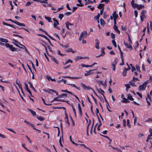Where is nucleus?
<instances>
[{
  "label": "nucleus",
  "mask_w": 152,
  "mask_h": 152,
  "mask_svg": "<svg viewBox=\"0 0 152 152\" xmlns=\"http://www.w3.org/2000/svg\"><path fill=\"white\" fill-rule=\"evenodd\" d=\"M134 2V0H132L131 1L132 6L134 9L137 8L138 10H139L142 8H144L145 6L144 5L141 4L139 5L137 4H135Z\"/></svg>",
  "instance_id": "1"
},
{
  "label": "nucleus",
  "mask_w": 152,
  "mask_h": 152,
  "mask_svg": "<svg viewBox=\"0 0 152 152\" xmlns=\"http://www.w3.org/2000/svg\"><path fill=\"white\" fill-rule=\"evenodd\" d=\"M148 83V81L145 82L144 83L141 85L139 86V90L140 91L143 90H145L146 86Z\"/></svg>",
  "instance_id": "2"
},
{
  "label": "nucleus",
  "mask_w": 152,
  "mask_h": 152,
  "mask_svg": "<svg viewBox=\"0 0 152 152\" xmlns=\"http://www.w3.org/2000/svg\"><path fill=\"white\" fill-rule=\"evenodd\" d=\"M5 45L7 48H9L10 50L12 51H17V48L13 47V46L10 45L9 43H6Z\"/></svg>",
  "instance_id": "3"
},
{
  "label": "nucleus",
  "mask_w": 152,
  "mask_h": 152,
  "mask_svg": "<svg viewBox=\"0 0 152 152\" xmlns=\"http://www.w3.org/2000/svg\"><path fill=\"white\" fill-rule=\"evenodd\" d=\"M8 20L12 22L13 23H15L17 25L23 26H25V24L24 23H20V22L17 21H13L11 19H9Z\"/></svg>",
  "instance_id": "4"
},
{
  "label": "nucleus",
  "mask_w": 152,
  "mask_h": 152,
  "mask_svg": "<svg viewBox=\"0 0 152 152\" xmlns=\"http://www.w3.org/2000/svg\"><path fill=\"white\" fill-rule=\"evenodd\" d=\"M37 35L39 36L42 37H43V38H45V39H46L48 41V42L49 43L50 45L51 46H53V45L52 44L50 40L46 36H45V35H44L43 34H38Z\"/></svg>",
  "instance_id": "5"
},
{
  "label": "nucleus",
  "mask_w": 152,
  "mask_h": 152,
  "mask_svg": "<svg viewBox=\"0 0 152 152\" xmlns=\"http://www.w3.org/2000/svg\"><path fill=\"white\" fill-rule=\"evenodd\" d=\"M95 87L97 90V91L100 94H102L104 97V91L102 90L101 89V88H100L99 89L96 86H95Z\"/></svg>",
  "instance_id": "6"
},
{
  "label": "nucleus",
  "mask_w": 152,
  "mask_h": 152,
  "mask_svg": "<svg viewBox=\"0 0 152 152\" xmlns=\"http://www.w3.org/2000/svg\"><path fill=\"white\" fill-rule=\"evenodd\" d=\"M59 25V23L58 21L56 20V21H55L54 23L53 26L55 28H57L58 29H60V28L58 26H57V25Z\"/></svg>",
  "instance_id": "7"
},
{
  "label": "nucleus",
  "mask_w": 152,
  "mask_h": 152,
  "mask_svg": "<svg viewBox=\"0 0 152 152\" xmlns=\"http://www.w3.org/2000/svg\"><path fill=\"white\" fill-rule=\"evenodd\" d=\"M97 64V63H93L92 65H90V66H88V65H85V64H81V66H82L83 67H93V66H94L95 64Z\"/></svg>",
  "instance_id": "8"
},
{
  "label": "nucleus",
  "mask_w": 152,
  "mask_h": 152,
  "mask_svg": "<svg viewBox=\"0 0 152 152\" xmlns=\"http://www.w3.org/2000/svg\"><path fill=\"white\" fill-rule=\"evenodd\" d=\"M95 47L96 49H98L99 48V41L97 39H96L95 40Z\"/></svg>",
  "instance_id": "9"
},
{
  "label": "nucleus",
  "mask_w": 152,
  "mask_h": 152,
  "mask_svg": "<svg viewBox=\"0 0 152 152\" xmlns=\"http://www.w3.org/2000/svg\"><path fill=\"white\" fill-rule=\"evenodd\" d=\"M124 44L126 46V47L130 49L131 50L132 49V46L130 45V43L128 44L127 43L124 42Z\"/></svg>",
  "instance_id": "10"
},
{
  "label": "nucleus",
  "mask_w": 152,
  "mask_h": 152,
  "mask_svg": "<svg viewBox=\"0 0 152 152\" xmlns=\"http://www.w3.org/2000/svg\"><path fill=\"white\" fill-rule=\"evenodd\" d=\"M52 60L54 61L56 64H58V61L56 58L52 56H50Z\"/></svg>",
  "instance_id": "11"
},
{
  "label": "nucleus",
  "mask_w": 152,
  "mask_h": 152,
  "mask_svg": "<svg viewBox=\"0 0 152 152\" xmlns=\"http://www.w3.org/2000/svg\"><path fill=\"white\" fill-rule=\"evenodd\" d=\"M25 85L26 87V90H27V91L29 92V94H30L31 96H32V94L31 93V92L30 91L29 89L28 85L26 83H25Z\"/></svg>",
  "instance_id": "12"
},
{
  "label": "nucleus",
  "mask_w": 152,
  "mask_h": 152,
  "mask_svg": "<svg viewBox=\"0 0 152 152\" xmlns=\"http://www.w3.org/2000/svg\"><path fill=\"white\" fill-rule=\"evenodd\" d=\"M104 4H99L97 6V8L99 9H103L104 8Z\"/></svg>",
  "instance_id": "13"
},
{
  "label": "nucleus",
  "mask_w": 152,
  "mask_h": 152,
  "mask_svg": "<svg viewBox=\"0 0 152 152\" xmlns=\"http://www.w3.org/2000/svg\"><path fill=\"white\" fill-rule=\"evenodd\" d=\"M113 16L114 17V19H116L118 17V15L116 13L115 11H114L113 12Z\"/></svg>",
  "instance_id": "14"
},
{
  "label": "nucleus",
  "mask_w": 152,
  "mask_h": 152,
  "mask_svg": "<svg viewBox=\"0 0 152 152\" xmlns=\"http://www.w3.org/2000/svg\"><path fill=\"white\" fill-rule=\"evenodd\" d=\"M87 32L86 31H83L81 34V35L84 38H86L87 36Z\"/></svg>",
  "instance_id": "15"
},
{
  "label": "nucleus",
  "mask_w": 152,
  "mask_h": 152,
  "mask_svg": "<svg viewBox=\"0 0 152 152\" xmlns=\"http://www.w3.org/2000/svg\"><path fill=\"white\" fill-rule=\"evenodd\" d=\"M96 69H94L93 70H90L88 71H86L87 73L85 74V76H86L87 75H90L91 74H92L91 73V72L92 71H94L95 70H96Z\"/></svg>",
  "instance_id": "16"
},
{
  "label": "nucleus",
  "mask_w": 152,
  "mask_h": 152,
  "mask_svg": "<svg viewBox=\"0 0 152 152\" xmlns=\"http://www.w3.org/2000/svg\"><path fill=\"white\" fill-rule=\"evenodd\" d=\"M113 28L118 34H120V31L118 30V27L116 26H114Z\"/></svg>",
  "instance_id": "17"
},
{
  "label": "nucleus",
  "mask_w": 152,
  "mask_h": 152,
  "mask_svg": "<svg viewBox=\"0 0 152 152\" xmlns=\"http://www.w3.org/2000/svg\"><path fill=\"white\" fill-rule=\"evenodd\" d=\"M65 51L67 52H72V53H75L76 52V51L75 50H73L71 48H69Z\"/></svg>",
  "instance_id": "18"
},
{
  "label": "nucleus",
  "mask_w": 152,
  "mask_h": 152,
  "mask_svg": "<svg viewBox=\"0 0 152 152\" xmlns=\"http://www.w3.org/2000/svg\"><path fill=\"white\" fill-rule=\"evenodd\" d=\"M123 100L122 101V102L124 103H128L130 102V101H129L127 99L125 98L124 97L123 98Z\"/></svg>",
  "instance_id": "19"
},
{
  "label": "nucleus",
  "mask_w": 152,
  "mask_h": 152,
  "mask_svg": "<svg viewBox=\"0 0 152 152\" xmlns=\"http://www.w3.org/2000/svg\"><path fill=\"white\" fill-rule=\"evenodd\" d=\"M127 96L128 97L127 98L128 99L131 101H133L134 100V99L132 98V96L130 94H129L127 95Z\"/></svg>",
  "instance_id": "20"
},
{
  "label": "nucleus",
  "mask_w": 152,
  "mask_h": 152,
  "mask_svg": "<svg viewBox=\"0 0 152 152\" xmlns=\"http://www.w3.org/2000/svg\"><path fill=\"white\" fill-rule=\"evenodd\" d=\"M28 110L31 113V114L33 116H35L36 115V113L35 111H33L30 109H28Z\"/></svg>",
  "instance_id": "21"
},
{
  "label": "nucleus",
  "mask_w": 152,
  "mask_h": 152,
  "mask_svg": "<svg viewBox=\"0 0 152 152\" xmlns=\"http://www.w3.org/2000/svg\"><path fill=\"white\" fill-rule=\"evenodd\" d=\"M78 109L79 110V111L80 113V115H81L82 114V111L81 106H80V104L79 103L78 104Z\"/></svg>",
  "instance_id": "22"
},
{
  "label": "nucleus",
  "mask_w": 152,
  "mask_h": 152,
  "mask_svg": "<svg viewBox=\"0 0 152 152\" xmlns=\"http://www.w3.org/2000/svg\"><path fill=\"white\" fill-rule=\"evenodd\" d=\"M45 18L49 22H52V21L51 20V18L49 17L45 16Z\"/></svg>",
  "instance_id": "23"
},
{
  "label": "nucleus",
  "mask_w": 152,
  "mask_h": 152,
  "mask_svg": "<svg viewBox=\"0 0 152 152\" xmlns=\"http://www.w3.org/2000/svg\"><path fill=\"white\" fill-rule=\"evenodd\" d=\"M28 83L30 87L31 88H32L34 91H36V90L35 89V88H34V87L33 86L32 84L30 82H28Z\"/></svg>",
  "instance_id": "24"
},
{
  "label": "nucleus",
  "mask_w": 152,
  "mask_h": 152,
  "mask_svg": "<svg viewBox=\"0 0 152 152\" xmlns=\"http://www.w3.org/2000/svg\"><path fill=\"white\" fill-rule=\"evenodd\" d=\"M67 96V94H61V95H60L58 96V97H59V98H63L64 96H65L66 97Z\"/></svg>",
  "instance_id": "25"
},
{
  "label": "nucleus",
  "mask_w": 152,
  "mask_h": 152,
  "mask_svg": "<svg viewBox=\"0 0 152 152\" xmlns=\"http://www.w3.org/2000/svg\"><path fill=\"white\" fill-rule=\"evenodd\" d=\"M0 40L2 42H4L5 43H7L8 42L7 39L2 38H0Z\"/></svg>",
  "instance_id": "26"
},
{
  "label": "nucleus",
  "mask_w": 152,
  "mask_h": 152,
  "mask_svg": "<svg viewBox=\"0 0 152 152\" xmlns=\"http://www.w3.org/2000/svg\"><path fill=\"white\" fill-rule=\"evenodd\" d=\"M64 8V7L62 6L61 7L59 8L57 10L56 12H54L53 13H56L57 12L63 9Z\"/></svg>",
  "instance_id": "27"
},
{
  "label": "nucleus",
  "mask_w": 152,
  "mask_h": 152,
  "mask_svg": "<svg viewBox=\"0 0 152 152\" xmlns=\"http://www.w3.org/2000/svg\"><path fill=\"white\" fill-rule=\"evenodd\" d=\"M136 68L137 69L139 72H141V70L140 69V68L138 65L136 64Z\"/></svg>",
  "instance_id": "28"
},
{
  "label": "nucleus",
  "mask_w": 152,
  "mask_h": 152,
  "mask_svg": "<svg viewBox=\"0 0 152 152\" xmlns=\"http://www.w3.org/2000/svg\"><path fill=\"white\" fill-rule=\"evenodd\" d=\"M100 23L101 25H104L105 24V22L102 18L100 19Z\"/></svg>",
  "instance_id": "29"
},
{
  "label": "nucleus",
  "mask_w": 152,
  "mask_h": 152,
  "mask_svg": "<svg viewBox=\"0 0 152 152\" xmlns=\"http://www.w3.org/2000/svg\"><path fill=\"white\" fill-rule=\"evenodd\" d=\"M12 41H14V42H15V43H18V44H19L20 46H23V45L21 44L20 42H18V41H17L15 39H12Z\"/></svg>",
  "instance_id": "30"
},
{
  "label": "nucleus",
  "mask_w": 152,
  "mask_h": 152,
  "mask_svg": "<svg viewBox=\"0 0 152 152\" xmlns=\"http://www.w3.org/2000/svg\"><path fill=\"white\" fill-rule=\"evenodd\" d=\"M3 23L4 25H7V26H11V27H12V28H15L14 26H13L11 24H9L7 23L4 22H3Z\"/></svg>",
  "instance_id": "31"
},
{
  "label": "nucleus",
  "mask_w": 152,
  "mask_h": 152,
  "mask_svg": "<svg viewBox=\"0 0 152 152\" xmlns=\"http://www.w3.org/2000/svg\"><path fill=\"white\" fill-rule=\"evenodd\" d=\"M100 16V14L98 13L97 16H95L94 17V19L96 18V19L97 20H99V17Z\"/></svg>",
  "instance_id": "32"
},
{
  "label": "nucleus",
  "mask_w": 152,
  "mask_h": 152,
  "mask_svg": "<svg viewBox=\"0 0 152 152\" xmlns=\"http://www.w3.org/2000/svg\"><path fill=\"white\" fill-rule=\"evenodd\" d=\"M104 48H101V53H102L101 54H103V56L105 54V52H104Z\"/></svg>",
  "instance_id": "33"
},
{
  "label": "nucleus",
  "mask_w": 152,
  "mask_h": 152,
  "mask_svg": "<svg viewBox=\"0 0 152 152\" xmlns=\"http://www.w3.org/2000/svg\"><path fill=\"white\" fill-rule=\"evenodd\" d=\"M69 139H70V140L72 142V144H73L74 145H75L76 146L78 145V144H77L76 143H75L74 141H72L71 136H69Z\"/></svg>",
  "instance_id": "34"
},
{
  "label": "nucleus",
  "mask_w": 152,
  "mask_h": 152,
  "mask_svg": "<svg viewBox=\"0 0 152 152\" xmlns=\"http://www.w3.org/2000/svg\"><path fill=\"white\" fill-rule=\"evenodd\" d=\"M37 118L40 121H43L44 119L41 117H38V116H37Z\"/></svg>",
  "instance_id": "35"
},
{
  "label": "nucleus",
  "mask_w": 152,
  "mask_h": 152,
  "mask_svg": "<svg viewBox=\"0 0 152 152\" xmlns=\"http://www.w3.org/2000/svg\"><path fill=\"white\" fill-rule=\"evenodd\" d=\"M63 17L64 15L63 14H60L58 15V18L60 19V20H61Z\"/></svg>",
  "instance_id": "36"
},
{
  "label": "nucleus",
  "mask_w": 152,
  "mask_h": 152,
  "mask_svg": "<svg viewBox=\"0 0 152 152\" xmlns=\"http://www.w3.org/2000/svg\"><path fill=\"white\" fill-rule=\"evenodd\" d=\"M113 44L114 45L115 48L117 47V45L115 41L114 40H112V41Z\"/></svg>",
  "instance_id": "37"
},
{
  "label": "nucleus",
  "mask_w": 152,
  "mask_h": 152,
  "mask_svg": "<svg viewBox=\"0 0 152 152\" xmlns=\"http://www.w3.org/2000/svg\"><path fill=\"white\" fill-rule=\"evenodd\" d=\"M127 125L128 126V127L129 128H130L131 127V125L130 124V121H129V120L127 119Z\"/></svg>",
  "instance_id": "38"
},
{
  "label": "nucleus",
  "mask_w": 152,
  "mask_h": 152,
  "mask_svg": "<svg viewBox=\"0 0 152 152\" xmlns=\"http://www.w3.org/2000/svg\"><path fill=\"white\" fill-rule=\"evenodd\" d=\"M82 58H83V57H82L81 56H77L76 57V58H75V59L76 60V61H77L78 60L81 59Z\"/></svg>",
  "instance_id": "39"
},
{
  "label": "nucleus",
  "mask_w": 152,
  "mask_h": 152,
  "mask_svg": "<svg viewBox=\"0 0 152 152\" xmlns=\"http://www.w3.org/2000/svg\"><path fill=\"white\" fill-rule=\"evenodd\" d=\"M118 60V59L116 58H115V61L114 62H113L112 64H114V65H115L117 63Z\"/></svg>",
  "instance_id": "40"
},
{
  "label": "nucleus",
  "mask_w": 152,
  "mask_h": 152,
  "mask_svg": "<svg viewBox=\"0 0 152 152\" xmlns=\"http://www.w3.org/2000/svg\"><path fill=\"white\" fill-rule=\"evenodd\" d=\"M39 30L40 31H41L43 32H44L45 34H46L47 35H48V34L47 33V32L45 31L44 30H43V29H42V28H39Z\"/></svg>",
  "instance_id": "41"
},
{
  "label": "nucleus",
  "mask_w": 152,
  "mask_h": 152,
  "mask_svg": "<svg viewBox=\"0 0 152 152\" xmlns=\"http://www.w3.org/2000/svg\"><path fill=\"white\" fill-rule=\"evenodd\" d=\"M111 37L113 39H114L115 37V35L114 34L112 33L110 34Z\"/></svg>",
  "instance_id": "42"
},
{
  "label": "nucleus",
  "mask_w": 152,
  "mask_h": 152,
  "mask_svg": "<svg viewBox=\"0 0 152 152\" xmlns=\"http://www.w3.org/2000/svg\"><path fill=\"white\" fill-rule=\"evenodd\" d=\"M110 1L109 0H102L100 2L101 3L103 2H105V3H107L108 2H109Z\"/></svg>",
  "instance_id": "43"
},
{
  "label": "nucleus",
  "mask_w": 152,
  "mask_h": 152,
  "mask_svg": "<svg viewBox=\"0 0 152 152\" xmlns=\"http://www.w3.org/2000/svg\"><path fill=\"white\" fill-rule=\"evenodd\" d=\"M81 86H82V87H83V88L84 89H85V90L86 89L87 86H86V85H85V84H84L82 83H81Z\"/></svg>",
  "instance_id": "44"
},
{
  "label": "nucleus",
  "mask_w": 152,
  "mask_h": 152,
  "mask_svg": "<svg viewBox=\"0 0 152 152\" xmlns=\"http://www.w3.org/2000/svg\"><path fill=\"white\" fill-rule=\"evenodd\" d=\"M145 13H146V11L144 10H143L141 12V14L142 15L145 16Z\"/></svg>",
  "instance_id": "45"
},
{
  "label": "nucleus",
  "mask_w": 152,
  "mask_h": 152,
  "mask_svg": "<svg viewBox=\"0 0 152 152\" xmlns=\"http://www.w3.org/2000/svg\"><path fill=\"white\" fill-rule=\"evenodd\" d=\"M97 83L99 85H100V84H101L103 86L104 85V84L103 83V82L102 81H99V80L98 81H97Z\"/></svg>",
  "instance_id": "46"
},
{
  "label": "nucleus",
  "mask_w": 152,
  "mask_h": 152,
  "mask_svg": "<svg viewBox=\"0 0 152 152\" xmlns=\"http://www.w3.org/2000/svg\"><path fill=\"white\" fill-rule=\"evenodd\" d=\"M126 73H127V71L126 70H124V71H123V72H122L123 75L124 76H126Z\"/></svg>",
  "instance_id": "47"
},
{
  "label": "nucleus",
  "mask_w": 152,
  "mask_h": 152,
  "mask_svg": "<svg viewBox=\"0 0 152 152\" xmlns=\"http://www.w3.org/2000/svg\"><path fill=\"white\" fill-rule=\"evenodd\" d=\"M129 83L132 86H136V85L135 84V83H133L131 81H130L129 82Z\"/></svg>",
  "instance_id": "48"
},
{
  "label": "nucleus",
  "mask_w": 152,
  "mask_h": 152,
  "mask_svg": "<svg viewBox=\"0 0 152 152\" xmlns=\"http://www.w3.org/2000/svg\"><path fill=\"white\" fill-rule=\"evenodd\" d=\"M7 129L9 131H11V132H13V133H14V134H16V132L13 129H10V128H7Z\"/></svg>",
  "instance_id": "49"
},
{
  "label": "nucleus",
  "mask_w": 152,
  "mask_h": 152,
  "mask_svg": "<svg viewBox=\"0 0 152 152\" xmlns=\"http://www.w3.org/2000/svg\"><path fill=\"white\" fill-rule=\"evenodd\" d=\"M123 126L124 127H125L126 126V122L125 120H123Z\"/></svg>",
  "instance_id": "50"
},
{
  "label": "nucleus",
  "mask_w": 152,
  "mask_h": 152,
  "mask_svg": "<svg viewBox=\"0 0 152 152\" xmlns=\"http://www.w3.org/2000/svg\"><path fill=\"white\" fill-rule=\"evenodd\" d=\"M27 124H28L29 126H31V127H33H33H34V125L32 124V123H31L29 122H28V123Z\"/></svg>",
  "instance_id": "51"
},
{
  "label": "nucleus",
  "mask_w": 152,
  "mask_h": 152,
  "mask_svg": "<svg viewBox=\"0 0 152 152\" xmlns=\"http://www.w3.org/2000/svg\"><path fill=\"white\" fill-rule=\"evenodd\" d=\"M48 37L50 38V39H51L53 40H54V41H56V40L54 39L50 35H49L48 34V35H47Z\"/></svg>",
  "instance_id": "52"
},
{
  "label": "nucleus",
  "mask_w": 152,
  "mask_h": 152,
  "mask_svg": "<svg viewBox=\"0 0 152 152\" xmlns=\"http://www.w3.org/2000/svg\"><path fill=\"white\" fill-rule=\"evenodd\" d=\"M72 108L73 109V111L74 112V113L75 115L76 116V111H75V108L73 106V105H72Z\"/></svg>",
  "instance_id": "53"
},
{
  "label": "nucleus",
  "mask_w": 152,
  "mask_h": 152,
  "mask_svg": "<svg viewBox=\"0 0 152 152\" xmlns=\"http://www.w3.org/2000/svg\"><path fill=\"white\" fill-rule=\"evenodd\" d=\"M53 35L55 36L56 37H57V38H58V39H59V40H60V38L59 37V36L58 35V34L56 33H54V34H53Z\"/></svg>",
  "instance_id": "54"
},
{
  "label": "nucleus",
  "mask_w": 152,
  "mask_h": 152,
  "mask_svg": "<svg viewBox=\"0 0 152 152\" xmlns=\"http://www.w3.org/2000/svg\"><path fill=\"white\" fill-rule=\"evenodd\" d=\"M86 2H88V3H93V1L90 0H85Z\"/></svg>",
  "instance_id": "55"
},
{
  "label": "nucleus",
  "mask_w": 152,
  "mask_h": 152,
  "mask_svg": "<svg viewBox=\"0 0 152 152\" xmlns=\"http://www.w3.org/2000/svg\"><path fill=\"white\" fill-rule=\"evenodd\" d=\"M40 2L41 3H44L45 4H48L47 2H45V0H40Z\"/></svg>",
  "instance_id": "56"
},
{
  "label": "nucleus",
  "mask_w": 152,
  "mask_h": 152,
  "mask_svg": "<svg viewBox=\"0 0 152 152\" xmlns=\"http://www.w3.org/2000/svg\"><path fill=\"white\" fill-rule=\"evenodd\" d=\"M13 36H17V37H19L20 38H22V39H23V38L21 36H20L18 35H17V34H14L13 35Z\"/></svg>",
  "instance_id": "57"
},
{
  "label": "nucleus",
  "mask_w": 152,
  "mask_h": 152,
  "mask_svg": "<svg viewBox=\"0 0 152 152\" xmlns=\"http://www.w3.org/2000/svg\"><path fill=\"white\" fill-rule=\"evenodd\" d=\"M134 13L135 15V17H137L138 15V12L136 10H134Z\"/></svg>",
  "instance_id": "58"
},
{
  "label": "nucleus",
  "mask_w": 152,
  "mask_h": 152,
  "mask_svg": "<svg viewBox=\"0 0 152 152\" xmlns=\"http://www.w3.org/2000/svg\"><path fill=\"white\" fill-rule=\"evenodd\" d=\"M67 84L70 85L72 87H74L75 88L76 87V86L74 84L69 83V84Z\"/></svg>",
  "instance_id": "59"
},
{
  "label": "nucleus",
  "mask_w": 152,
  "mask_h": 152,
  "mask_svg": "<svg viewBox=\"0 0 152 152\" xmlns=\"http://www.w3.org/2000/svg\"><path fill=\"white\" fill-rule=\"evenodd\" d=\"M125 86L127 88H129L130 87V85L129 84H126Z\"/></svg>",
  "instance_id": "60"
},
{
  "label": "nucleus",
  "mask_w": 152,
  "mask_h": 152,
  "mask_svg": "<svg viewBox=\"0 0 152 152\" xmlns=\"http://www.w3.org/2000/svg\"><path fill=\"white\" fill-rule=\"evenodd\" d=\"M70 118L72 122V125L73 126H74L75 125V123L73 120L72 119V118L71 117H70Z\"/></svg>",
  "instance_id": "61"
},
{
  "label": "nucleus",
  "mask_w": 152,
  "mask_h": 152,
  "mask_svg": "<svg viewBox=\"0 0 152 152\" xmlns=\"http://www.w3.org/2000/svg\"><path fill=\"white\" fill-rule=\"evenodd\" d=\"M71 13V12H67L64 13V15L66 16H68Z\"/></svg>",
  "instance_id": "62"
},
{
  "label": "nucleus",
  "mask_w": 152,
  "mask_h": 152,
  "mask_svg": "<svg viewBox=\"0 0 152 152\" xmlns=\"http://www.w3.org/2000/svg\"><path fill=\"white\" fill-rule=\"evenodd\" d=\"M46 77L47 79L48 80V81H50V80H51V77L48 75H47Z\"/></svg>",
  "instance_id": "63"
},
{
  "label": "nucleus",
  "mask_w": 152,
  "mask_h": 152,
  "mask_svg": "<svg viewBox=\"0 0 152 152\" xmlns=\"http://www.w3.org/2000/svg\"><path fill=\"white\" fill-rule=\"evenodd\" d=\"M77 5L78 6L83 7L84 6V5L82 3H81L80 4H77Z\"/></svg>",
  "instance_id": "64"
}]
</instances>
